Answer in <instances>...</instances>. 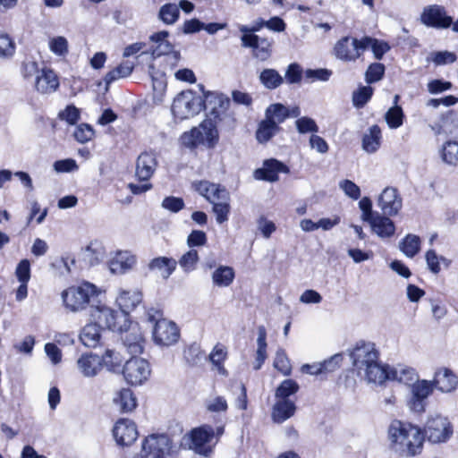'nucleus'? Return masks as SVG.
Instances as JSON below:
<instances>
[{"label":"nucleus","instance_id":"obj_1","mask_svg":"<svg viewBox=\"0 0 458 458\" xmlns=\"http://www.w3.org/2000/svg\"><path fill=\"white\" fill-rule=\"evenodd\" d=\"M218 106L220 109H228L230 99L222 93L207 92L205 99L197 96L192 90L182 91L174 99L172 113L174 118L184 120L198 114L203 109Z\"/></svg>","mask_w":458,"mask_h":458},{"label":"nucleus","instance_id":"obj_2","mask_svg":"<svg viewBox=\"0 0 458 458\" xmlns=\"http://www.w3.org/2000/svg\"><path fill=\"white\" fill-rule=\"evenodd\" d=\"M390 446L401 456L413 457L420 454L423 448L422 430L411 423L394 420L388 428Z\"/></svg>","mask_w":458,"mask_h":458},{"label":"nucleus","instance_id":"obj_3","mask_svg":"<svg viewBox=\"0 0 458 458\" xmlns=\"http://www.w3.org/2000/svg\"><path fill=\"white\" fill-rule=\"evenodd\" d=\"M210 115L212 118L204 120L199 123V128L202 133L201 145L208 149L216 148L219 141V132L217 126L224 121H226L234 126L235 119L233 115L227 113V109H220L218 106H211Z\"/></svg>","mask_w":458,"mask_h":458},{"label":"nucleus","instance_id":"obj_4","mask_svg":"<svg viewBox=\"0 0 458 458\" xmlns=\"http://www.w3.org/2000/svg\"><path fill=\"white\" fill-rule=\"evenodd\" d=\"M162 317L163 313L158 310L151 309L147 312L148 321L154 323V342L158 345L170 346L178 341L180 332L174 322Z\"/></svg>","mask_w":458,"mask_h":458},{"label":"nucleus","instance_id":"obj_5","mask_svg":"<svg viewBox=\"0 0 458 458\" xmlns=\"http://www.w3.org/2000/svg\"><path fill=\"white\" fill-rule=\"evenodd\" d=\"M62 296L68 309L78 311L85 309L88 304L98 301V291L95 284L84 282L78 286L68 288Z\"/></svg>","mask_w":458,"mask_h":458},{"label":"nucleus","instance_id":"obj_6","mask_svg":"<svg viewBox=\"0 0 458 458\" xmlns=\"http://www.w3.org/2000/svg\"><path fill=\"white\" fill-rule=\"evenodd\" d=\"M91 317L98 321V325L102 328H106L113 332L123 333L131 324L130 317L127 313L120 310H114L106 306H97L91 312Z\"/></svg>","mask_w":458,"mask_h":458},{"label":"nucleus","instance_id":"obj_7","mask_svg":"<svg viewBox=\"0 0 458 458\" xmlns=\"http://www.w3.org/2000/svg\"><path fill=\"white\" fill-rule=\"evenodd\" d=\"M172 440L166 434H151L141 445L140 458H166L172 451Z\"/></svg>","mask_w":458,"mask_h":458},{"label":"nucleus","instance_id":"obj_8","mask_svg":"<svg viewBox=\"0 0 458 458\" xmlns=\"http://www.w3.org/2000/svg\"><path fill=\"white\" fill-rule=\"evenodd\" d=\"M423 440L425 437L431 443L446 442L453 435V426L446 417L441 415L432 416L428 419L422 430Z\"/></svg>","mask_w":458,"mask_h":458},{"label":"nucleus","instance_id":"obj_9","mask_svg":"<svg viewBox=\"0 0 458 458\" xmlns=\"http://www.w3.org/2000/svg\"><path fill=\"white\" fill-rule=\"evenodd\" d=\"M434 388L432 381L426 379L417 380L411 384L410 396L407 400L408 407L414 412H424L428 397L433 393Z\"/></svg>","mask_w":458,"mask_h":458},{"label":"nucleus","instance_id":"obj_10","mask_svg":"<svg viewBox=\"0 0 458 458\" xmlns=\"http://www.w3.org/2000/svg\"><path fill=\"white\" fill-rule=\"evenodd\" d=\"M350 357L353 367L360 373L379 359V353L374 344L360 341L350 352Z\"/></svg>","mask_w":458,"mask_h":458},{"label":"nucleus","instance_id":"obj_11","mask_svg":"<svg viewBox=\"0 0 458 458\" xmlns=\"http://www.w3.org/2000/svg\"><path fill=\"white\" fill-rule=\"evenodd\" d=\"M122 372L129 384L138 386L148 378L150 366L146 360L133 356L123 366Z\"/></svg>","mask_w":458,"mask_h":458},{"label":"nucleus","instance_id":"obj_12","mask_svg":"<svg viewBox=\"0 0 458 458\" xmlns=\"http://www.w3.org/2000/svg\"><path fill=\"white\" fill-rule=\"evenodd\" d=\"M242 47L252 49L254 58L265 62L272 55L273 39L268 38H260L258 35H242Z\"/></svg>","mask_w":458,"mask_h":458},{"label":"nucleus","instance_id":"obj_13","mask_svg":"<svg viewBox=\"0 0 458 458\" xmlns=\"http://www.w3.org/2000/svg\"><path fill=\"white\" fill-rule=\"evenodd\" d=\"M193 189L203 198L206 199L210 204L221 200H230V193L227 189L219 184L214 183L206 180L194 182L192 183Z\"/></svg>","mask_w":458,"mask_h":458},{"label":"nucleus","instance_id":"obj_14","mask_svg":"<svg viewBox=\"0 0 458 458\" xmlns=\"http://www.w3.org/2000/svg\"><path fill=\"white\" fill-rule=\"evenodd\" d=\"M420 21L427 27L437 29H446L453 23V18L446 14L445 7L437 4L424 8Z\"/></svg>","mask_w":458,"mask_h":458},{"label":"nucleus","instance_id":"obj_15","mask_svg":"<svg viewBox=\"0 0 458 458\" xmlns=\"http://www.w3.org/2000/svg\"><path fill=\"white\" fill-rule=\"evenodd\" d=\"M280 173L289 174L290 168L282 161L268 158L263 161L262 166L253 173V177L259 181L275 182L279 180Z\"/></svg>","mask_w":458,"mask_h":458},{"label":"nucleus","instance_id":"obj_16","mask_svg":"<svg viewBox=\"0 0 458 458\" xmlns=\"http://www.w3.org/2000/svg\"><path fill=\"white\" fill-rule=\"evenodd\" d=\"M377 206L386 216L397 215L403 206V199L397 189L386 187L378 197Z\"/></svg>","mask_w":458,"mask_h":458},{"label":"nucleus","instance_id":"obj_17","mask_svg":"<svg viewBox=\"0 0 458 458\" xmlns=\"http://www.w3.org/2000/svg\"><path fill=\"white\" fill-rule=\"evenodd\" d=\"M355 41L360 39L352 38L349 36L340 38L334 47L335 57L344 62H354L361 55V49H358L359 44Z\"/></svg>","mask_w":458,"mask_h":458},{"label":"nucleus","instance_id":"obj_18","mask_svg":"<svg viewBox=\"0 0 458 458\" xmlns=\"http://www.w3.org/2000/svg\"><path fill=\"white\" fill-rule=\"evenodd\" d=\"M116 443L120 445H130L138 437L135 423L128 419H120L113 429Z\"/></svg>","mask_w":458,"mask_h":458},{"label":"nucleus","instance_id":"obj_19","mask_svg":"<svg viewBox=\"0 0 458 458\" xmlns=\"http://www.w3.org/2000/svg\"><path fill=\"white\" fill-rule=\"evenodd\" d=\"M215 437V430L210 425H203L191 431V440L196 453L207 455L211 452L210 447L205 445Z\"/></svg>","mask_w":458,"mask_h":458},{"label":"nucleus","instance_id":"obj_20","mask_svg":"<svg viewBox=\"0 0 458 458\" xmlns=\"http://www.w3.org/2000/svg\"><path fill=\"white\" fill-rule=\"evenodd\" d=\"M157 166L154 153L144 151L136 160L135 176L140 182L148 181L154 174Z\"/></svg>","mask_w":458,"mask_h":458},{"label":"nucleus","instance_id":"obj_21","mask_svg":"<svg viewBox=\"0 0 458 458\" xmlns=\"http://www.w3.org/2000/svg\"><path fill=\"white\" fill-rule=\"evenodd\" d=\"M432 383L442 393H451L458 386V377L451 369L444 368L435 373Z\"/></svg>","mask_w":458,"mask_h":458},{"label":"nucleus","instance_id":"obj_22","mask_svg":"<svg viewBox=\"0 0 458 458\" xmlns=\"http://www.w3.org/2000/svg\"><path fill=\"white\" fill-rule=\"evenodd\" d=\"M124 332L125 335L122 337V340L127 351L132 355L141 353L143 351L144 339L140 328L137 326L131 327L130 324L129 327Z\"/></svg>","mask_w":458,"mask_h":458},{"label":"nucleus","instance_id":"obj_23","mask_svg":"<svg viewBox=\"0 0 458 458\" xmlns=\"http://www.w3.org/2000/svg\"><path fill=\"white\" fill-rule=\"evenodd\" d=\"M368 223L372 232L380 238H390L395 233L394 223L386 215L382 216L378 213Z\"/></svg>","mask_w":458,"mask_h":458},{"label":"nucleus","instance_id":"obj_24","mask_svg":"<svg viewBox=\"0 0 458 458\" xmlns=\"http://www.w3.org/2000/svg\"><path fill=\"white\" fill-rule=\"evenodd\" d=\"M142 302V293L136 290H123L116 298V303L124 313L130 314L138 305Z\"/></svg>","mask_w":458,"mask_h":458},{"label":"nucleus","instance_id":"obj_25","mask_svg":"<svg viewBox=\"0 0 458 458\" xmlns=\"http://www.w3.org/2000/svg\"><path fill=\"white\" fill-rule=\"evenodd\" d=\"M77 364L80 371L88 377H95L102 369L100 356L92 352L81 355Z\"/></svg>","mask_w":458,"mask_h":458},{"label":"nucleus","instance_id":"obj_26","mask_svg":"<svg viewBox=\"0 0 458 458\" xmlns=\"http://www.w3.org/2000/svg\"><path fill=\"white\" fill-rule=\"evenodd\" d=\"M355 42L359 44L358 49H361V53L370 47L377 60H381L385 54L391 49L390 45L386 41L368 36L363 37L360 41Z\"/></svg>","mask_w":458,"mask_h":458},{"label":"nucleus","instance_id":"obj_27","mask_svg":"<svg viewBox=\"0 0 458 458\" xmlns=\"http://www.w3.org/2000/svg\"><path fill=\"white\" fill-rule=\"evenodd\" d=\"M148 267L150 271L159 272L162 278L168 279L175 271L177 261L169 257H157L152 259Z\"/></svg>","mask_w":458,"mask_h":458},{"label":"nucleus","instance_id":"obj_28","mask_svg":"<svg viewBox=\"0 0 458 458\" xmlns=\"http://www.w3.org/2000/svg\"><path fill=\"white\" fill-rule=\"evenodd\" d=\"M296 411L295 403L291 400H278L272 408L271 417L274 422L283 423Z\"/></svg>","mask_w":458,"mask_h":458},{"label":"nucleus","instance_id":"obj_29","mask_svg":"<svg viewBox=\"0 0 458 458\" xmlns=\"http://www.w3.org/2000/svg\"><path fill=\"white\" fill-rule=\"evenodd\" d=\"M390 369L391 368L389 366L381 365L377 360L364 370V376L369 383L382 385L386 380L390 379Z\"/></svg>","mask_w":458,"mask_h":458},{"label":"nucleus","instance_id":"obj_30","mask_svg":"<svg viewBox=\"0 0 458 458\" xmlns=\"http://www.w3.org/2000/svg\"><path fill=\"white\" fill-rule=\"evenodd\" d=\"M59 86L56 74L50 69L42 70L40 75L36 78L35 87L43 94L55 91Z\"/></svg>","mask_w":458,"mask_h":458},{"label":"nucleus","instance_id":"obj_31","mask_svg":"<svg viewBox=\"0 0 458 458\" xmlns=\"http://www.w3.org/2000/svg\"><path fill=\"white\" fill-rule=\"evenodd\" d=\"M136 259L128 251H120L110 261L109 268L113 274H124L132 267Z\"/></svg>","mask_w":458,"mask_h":458},{"label":"nucleus","instance_id":"obj_32","mask_svg":"<svg viewBox=\"0 0 458 458\" xmlns=\"http://www.w3.org/2000/svg\"><path fill=\"white\" fill-rule=\"evenodd\" d=\"M382 133L377 124L369 128L367 133L362 137V148L367 153H375L381 145Z\"/></svg>","mask_w":458,"mask_h":458},{"label":"nucleus","instance_id":"obj_33","mask_svg":"<svg viewBox=\"0 0 458 458\" xmlns=\"http://www.w3.org/2000/svg\"><path fill=\"white\" fill-rule=\"evenodd\" d=\"M281 130L279 125L265 118L259 123L255 137L259 143L266 144Z\"/></svg>","mask_w":458,"mask_h":458},{"label":"nucleus","instance_id":"obj_34","mask_svg":"<svg viewBox=\"0 0 458 458\" xmlns=\"http://www.w3.org/2000/svg\"><path fill=\"white\" fill-rule=\"evenodd\" d=\"M100 329L97 320L94 323L87 324L80 335L82 344L90 348L96 347L100 341Z\"/></svg>","mask_w":458,"mask_h":458},{"label":"nucleus","instance_id":"obj_35","mask_svg":"<svg viewBox=\"0 0 458 458\" xmlns=\"http://www.w3.org/2000/svg\"><path fill=\"white\" fill-rule=\"evenodd\" d=\"M114 404L121 412H131L137 406V400L130 388L121 389L114 398Z\"/></svg>","mask_w":458,"mask_h":458},{"label":"nucleus","instance_id":"obj_36","mask_svg":"<svg viewBox=\"0 0 458 458\" xmlns=\"http://www.w3.org/2000/svg\"><path fill=\"white\" fill-rule=\"evenodd\" d=\"M235 272L232 267L219 266L212 274L213 284L218 287H227L234 280Z\"/></svg>","mask_w":458,"mask_h":458},{"label":"nucleus","instance_id":"obj_37","mask_svg":"<svg viewBox=\"0 0 458 458\" xmlns=\"http://www.w3.org/2000/svg\"><path fill=\"white\" fill-rule=\"evenodd\" d=\"M290 117V109L281 103L269 105L265 111V118L274 122L276 125L284 123Z\"/></svg>","mask_w":458,"mask_h":458},{"label":"nucleus","instance_id":"obj_38","mask_svg":"<svg viewBox=\"0 0 458 458\" xmlns=\"http://www.w3.org/2000/svg\"><path fill=\"white\" fill-rule=\"evenodd\" d=\"M260 83L269 90H273L280 87L284 82L281 74L272 68L264 69L259 76Z\"/></svg>","mask_w":458,"mask_h":458},{"label":"nucleus","instance_id":"obj_39","mask_svg":"<svg viewBox=\"0 0 458 458\" xmlns=\"http://www.w3.org/2000/svg\"><path fill=\"white\" fill-rule=\"evenodd\" d=\"M257 344L258 349L253 367L255 370H259L267 359V331L264 326H260L258 328Z\"/></svg>","mask_w":458,"mask_h":458},{"label":"nucleus","instance_id":"obj_40","mask_svg":"<svg viewBox=\"0 0 458 458\" xmlns=\"http://www.w3.org/2000/svg\"><path fill=\"white\" fill-rule=\"evenodd\" d=\"M420 238L416 234L408 233L400 242V250L408 258H413L420 250Z\"/></svg>","mask_w":458,"mask_h":458},{"label":"nucleus","instance_id":"obj_41","mask_svg":"<svg viewBox=\"0 0 458 458\" xmlns=\"http://www.w3.org/2000/svg\"><path fill=\"white\" fill-rule=\"evenodd\" d=\"M389 380H396L411 386V384L420 379L416 371L411 368H393L390 369Z\"/></svg>","mask_w":458,"mask_h":458},{"label":"nucleus","instance_id":"obj_42","mask_svg":"<svg viewBox=\"0 0 458 458\" xmlns=\"http://www.w3.org/2000/svg\"><path fill=\"white\" fill-rule=\"evenodd\" d=\"M103 254V247L98 242H90L86 248L81 249L82 259L89 266L98 264Z\"/></svg>","mask_w":458,"mask_h":458},{"label":"nucleus","instance_id":"obj_43","mask_svg":"<svg viewBox=\"0 0 458 458\" xmlns=\"http://www.w3.org/2000/svg\"><path fill=\"white\" fill-rule=\"evenodd\" d=\"M133 64L131 62H124L113 70L109 71L104 77L106 89L108 86L120 78L128 77L133 71Z\"/></svg>","mask_w":458,"mask_h":458},{"label":"nucleus","instance_id":"obj_44","mask_svg":"<svg viewBox=\"0 0 458 458\" xmlns=\"http://www.w3.org/2000/svg\"><path fill=\"white\" fill-rule=\"evenodd\" d=\"M201 140L202 133L199 125L184 131L180 137L181 144L190 149H195L201 145Z\"/></svg>","mask_w":458,"mask_h":458},{"label":"nucleus","instance_id":"obj_45","mask_svg":"<svg viewBox=\"0 0 458 458\" xmlns=\"http://www.w3.org/2000/svg\"><path fill=\"white\" fill-rule=\"evenodd\" d=\"M374 93V89L368 84L367 86H359V88L352 92V101L356 108H362L371 99Z\"/></svg>","mask_w":458,"mask_h":458},{"label":"nucleus","instance_id":"obj_46","mask_svg":"<svg viewBox=\"0 0 458 458\" xmlns=\"http://www.w3.org/2000/svg\"><path fill=\"white\" fill-rule=\"evenodd\" d=\"M405 118L403 108L398 105H394L385 114V120L390 129H397L403 123Z\"/></svg>","mask_w":458,"mask_h":458},{"label":"nucleus","instance_id":"obj_47","mask_svg":"<svg viewBox=\"0 0 458 458\" xmlns=\"http://www.w3.org/2000/svg\"><path fill=\"white\" fill-rule=\"evenodd\" d=\"M180 16V10L175 4H165L161 6L158 12V18L165 24L171 25L177 21Z\"/></svg>","mask_w":458,"mask_h":458},{"label":"nucleus","instance_id":"obj_48","mask_svg":"<svg viewBox=\"0 0 458 458\" xmlns=\"http://www.w3.org/2000/svg\"><path fill=\"white\" fill-rule=\"evenodd\" d=\"M102 367L105 366L111 372H119L122 369V359L118 352L107 349L100 357Z\"/></svg>","mask_w":458,"mask_h":458},{"label":"nucleus","instance_id":"obj_49","mask_svg":"<svg viewBox=\"0 0 458 458\" xmlns=\"http://www.w3.org/2000/svg\"><path fill=\"white\" fill-rule=\"evenodd\" d=\"M386 72V66L382 63L370 64L364 74V79L367 84H373L381 81Z\"/></svg>","mask_w":458,"mask_h":458},{"label":"nucleus","instance_id":"obj_50","mask_svg":"<svg viewBox=\"0 0 458 458\" xmlns=\"http://www.w3.org/2000/svg\"><path fill=\"white\" fill-rule=\"evenodd\" d=\"M299 385L293 379H285L276 389L275 396L279 400H289L288 397L299 391Z\"/></svg>","mask_w":458,"mask_h":458},{"label":"nucleus","instance_id":"obj_51","mask_svg":"<svg viewBox=\"0 0 458 458\" xmlns=\"http://www.w3.org/2000/svg\"><path fill=\"white\" fill-rule=\"evenodd\" d=\"M441 157L445 163L452 165H458V142L448 140L441 150Z\"/></svg>","mask_w":458,"mask_h":458},{"label":"nucleus","instance_id":"obj_52","mask_svg":"<svg viewBox=\"0 0 458 458\" xmlns=\"http://www.w3.org/2000/svg\"><path fill=\"white\" fill-rule=\"evenodd\" d=\"M212 212L217 224L222 225L228 221L231 212L230 200H221L212 204Z\"/></svg>","mask_w":458,"mask_h":458},{"label":"nucleus","instance_id":"obj_53","mask_svg":"<svg viewBox=\"0 0 458 458\" xmlns=\"http://www.w3.org/2000/svg\"><path fill=\"white\" fill-rule=\"evenodd\" d=\"M199 259L198 251L194 249H191L180 258L177 264L180 265L184 272L189 273L196 268Z\"/></svg>","mask_w":458,"mask_h":458},{"label":"nucleus","instance_id":"obj_54","mask_svg":"<svg viewBox=\"0 0 458 458\" xmlns=\"http://www.w3.org/2000/svg\"><path fill=\"white\" fill-rule=\"evenodd\" d=\"M274 366L284 376H289L291 374L292 366L284 350L279 349L276 352Z\"/></svg>","mask_w":458,"mask_h":458},{"label":"nucleus","instance_id":"obj_55","mask_svg":"<svg viewBox=\"0 0 458 458\" xmlns=\"http://www.w3.org/2000/svg\"><path fill=\"white\" fill-rule=\"evenodd\" d=\"M295 126L298 132L301 134H305L309 132L317 133L319 130L315 120L308 116H302L298 118L295 121Z\"/></svg>","mask_w":458,"mask_h":458},{"label":"nucleus","instance_id":"obj_56","mask_svg":"<svg viewBox=\"0 0 458 458\" xmlns=\"http://www.w3.org/2000/svg\"><path fill=\"white\" fill-rule=\"evenodd\" d=\"M58 118L65 121L70 125H74L81 118L80 109L74 105H68L64 110L59 112Z\"/></svg>","mask_w":458,"mask_h":458},{"label":"nucleus","instance_id":"obj_57","mask_svg":"<svg viewBox=\"0 0 458 458\" xmlns=\"http://www.w3.org/2000/svg\"><path fill=\"white\" fill-rule=\"evenodd\" d=\"M95 131L91 125L88 123L79 124L74 132V139L80 143H86L94 137Z\"/></svg>","mask_w":458,"mask_h":458},{"label":"nucleus","instance_id":"obj_58","mask_svg":"<svg viewBox=\"0 0 458 458\" xmlns=\"http://www.w3.org/2000/svg\"><path fill=\"white\" fill-rule=\"evenodd\" d=\"M284 79L288 84H297L301 81L302 79V68L297 63H292L288 65Z\"/></svg>","mask_w":458,"mask_h":458},{"label":"nucleus","instance_id":"obj_59","mask_svg":"<svg viewBox=\"0 0 458 458\" xmlns=\"http://www.w3.org/2000/svg\"><path fill=\"white\" fill-rule=\"evenodd\" d=\"M49 47L55 55L64 56L68 53V41L64 37L58 36L50 40Z\"/></svg>","mask_w":458,"mask_h":458},{"label":"nucleus","instance_id":"obj_60","mask_svg":"<svg viewBox=\"0 0 458 458\" xmlns=\"http://www.w3.org/2000/svg\"><path fill=\"white\" fill-rule=\"evenodd\" d=\"M162 208L173 213H178L184 208V201L182 198L168 196L165 197L161 204Z\"/></svg>","mask_w":458,"mask_h":458},{"label":"nucleus","instance_id":"obj_61","mask_svg":"<svg viewBox=\"0 0 458 458\" xmlns=\"http://www.w3.org/2000/svg\"><path fill=\"white\" fill-rule=\"evenodd\" d=\"M15 51V45L5 33L0 32V57L12 56Z\"/></svg>","mask_w":458,"mask_h":458},{"label":"nucleus","instance_id":"obj_62","mask_svg":"<svg viewBox=\"0 0 458 458\" xmlns=\"http://www.w3.org/2000/svg\"><path fill=\"white\" fill-rule=\"evenodd\" d=\"M208 242L207 234L204 231L192 230L187 237V245L193 249L194 247L204 246Z\"/></svg>","mask_w":458,"mask_h":458},{"label":"nucleus","instance_id":"obj_63","mask_svg":"<svg viewBox=\"0 0 458 458\" xmlns=\"http://www.w3.org/2000/svg\"><path fill=\"white\" fill-rule=\"evenodd\" d=\"M339 187L343 191L352 199H358L360 197V189L352 181L345 179L339 182Z\"/></svg>","mask_w":458,"mask_h":458},{"label":"nucleus","instance_id":"obj_64","mask_svg":"<svg viewBox=\"0 0 458 458\" xmlns=\"http://www.w3.org/2000/svg\"><path fill=\"white\" fill-rule=\"evenodd\" d=\"M15 276L20 283H29L30 279V263L28 259H22L18 263Z\"/></svg>","mask_w":458,"mask_h":458}]
</instances>
